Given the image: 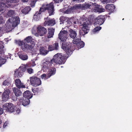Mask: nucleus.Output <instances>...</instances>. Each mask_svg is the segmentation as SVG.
I'll list each match as a JSON object with an SVG mask.
<instances>
[{
	"instance_id": "nucleus-22",
	"label": "nucleus",
	"mask_w": 132,
	"mask_h": 132,
	"mask_svg": "<svg viewBox=\"0 0 132 132\" xmlns=\"http://www.w3.org/2000/svg\"><path fill=\"white\" fill-rule=\"evenodd\" d=\"M13 90L16 96H20L21 95L22 93L20 90L16 88H13Z\"/></svg>"
},
{
	"instance_id": "nucleus-55",
	"label": "nucleus",
	"mask_w": 132,
	"mask_h": 132,
	"mask_svg": "<svg viewBox=\"0 0 132 132\" xmlns=\"http://www.w3.org/2000/svg\"><path fill=\"white\" fill-rule=\"evenodd\" d=\"M124 18H123V19H122V20H124Z\"/></svg>"
},
{
	"instance_id": "nucleus-6",
	"label": "nucleus",
	"mask_w": 132,
	"mask_h": 132,
	"mask_svg": "<svg viewBox=\"0 0 132 132\" xmlns=\"http://www.w3.org/2000/svg\"><path fill=\"white\" fill-rule=\"evenodd\" d=\"M26 68L25 67H20L18 69L15 71L14 78H19L21 77L23 73L26 71Z\"/></svg>"
},
{
	"instance_id": "nucleus-44",
	"label": "nucleus",
	"mask_w": 132,
	"mask_h": 132,
	"mask_svg": "<svg viewBox=\"0 0 132 132\" xmlns=\"http://www.w3.org/2000/svg\"><path fill=\"white\" fill-rule=\"evenodd\" d=\"M54 3H59L61 2L63 0H53Z\"/></svg>"
},
{
	"instance_id": "nucleus-25",
	"label": "nucleus",
	"mask_w": 132,
	"mask_h": 132,
	"mask_svg": "<svg viewBox=\"0 0 132 132\" xmlns=\"http://www.w3.org/2000/svg\"><path fill=\"white\" fill-rule=\"evenodd\" d=\"M82 26L83 27L81 29L85 32L87 34L89 30L88 24L86 23H84L82 24Z\"/></svg>"
},
{
	"instance_id": "nucleus-32",
	"label": "nucleus",
	"mask_w": 132,
	"mask_h": 132,
	"mask_svg": "<svg viewBox=\"0 0 132 132\" xmlns=\"http://www.w3.org/2000/svg\"><path fill=\"white\" fill-rule=\"evenodd\" d=\"M6 61V59L0 57V67L3 64L5 63Z\"/></svg>"
},
{
	"instance_id": "nucleus-24",
	"label": "nucleus",
	"mask_w": 132,
	"mask_h": 132,
	"mask_svg": "<svg viewBox=\"0 0 132 132\" xmlns=\"http://www.w3.org/2000/svg\"><path fill=\"white\" fill-rule=\"evenodd\" d=\"M31 10V9L30 7L28 6L22 9L21 12L23 13L26 14H28Z\"/></svg>"
},
{
	"instance_id": "nucleus-1",
	"label": "nucleus",
	"mask_w": 132,
	"mask_h": 132,
	"mask_svg": "<svg viewBox=\"0 0 132 132\" xmlns=\"http://www.w3.org/2000/svg\"><path fill=\"white\" fill-rule=\"evenodd\" d=\"M61 47L65 52L68 56L67 57L64 56L62 53H57L55 55L52 59V61H53L55 64H64L66 60L71 55L73 51V47L71 45H67L65 43L62 44Z\"/></svg>"
},
{
	"instance_id": "nucleus-5",
	"label": "nucleus",
	"mask_w": 132,
	"mask_h": 132,
	"mask_svg": "<svg viewBox=\"0 0 132 132\" xmlns=\"http://www.w3.org/2000/svg\"><path fill=\"white\" fill-rule=\"evenodd\" d=\"M20 22V19L18 16L12 17L9 19L5 24L7 29H10L12 27H14L19 24Z\"/></svg>"
},
{
	"instance_id": "nucleus-38",
	"label": "nucleus",
	"mask_w": 132,
	"mask_h": 132,
	"mask_svg": "<svg viewBox=\"0 0 132 132\" xmlns=\"http://www.w3.org/2000/svg\"><path fill=\"white\" fill-rule=\"evenodd\" d=\"M37 1L36 0H31V1L30 4L31 7H33L34 6L36 2Z\"/></svg>"
},
{
	"instance_id": "nucleus-54",
	"label": "nucleus",
	"mask_w": 132,
	"mask_h": 132,
	"mask_svg": "<svg viewBox=\"0 0 132 132\" xmlns=\"http://www.w3.org/2000/svg\"><path fill=\"white\" fill-rule=\"evenodd\" d=\"M1 122H2L1 121L0 119V124L1 123Z\"/></svg>"
},
{
	"instance_id": "nucleus-35",
	"label": "nucleus",
	"mask_w": 132,
	"mask_h": 132,
	"mask_svg": "<svg viewBox=\"0 0 132 132\" xmlns=\"http://www.w3.org/2000/svg\"><path fill=\"white\" fill-rule=\"evenodd\" d=\"M102 27H97L94 28L93 31L94 32H96L100 30L101 29Z\"/></svg>"
},
{
	"instance_id": "nucleus-53",
	"label": "nucleus",
	"mask_w": 132,
	"mask_h": 132,
	"mask_svg": "<svg viewBox=\"0 0 132 132\" xmlns=\"http://www.w3.org/2000/svg\"><path fill=\"white\" fill-rule=\"evenodd\" d=\"M72 0L73 1H81L82 0Z\"/></svg>"
},
{
	"instance_id": "nucleus-51",
	"label": "nucleus",
	"mask_w": 132,
	"mask_h": 132,
	"mask_svg": "<svg viewBox=\"0 0 132 132\" xmlns=\"http://www.w3.org/2000/svg\"><path fill=\"white\" fill-rule=\"evenodd\" d=\"M31 65L32 67H34L36 65V64H35L34 61H33L32 62V64Z\"/></svg>"
},
{
	"instance_id": "nucleus-41",
	"label": "nucleus",
	"mask_w": 132,
	"mask_h": 132,
	"mask_svg": "<svg viewBox=\"0 0 132 132\" xmlns=\"http://www.w3.org/2000/svg\"><path fill=\"white\" fill-rule=\"evenodd\" d=\"M79 33L80 35L81 36H84L85 34H87L85 32H84V31H83V30H82V29H81V30H80L79 31Z\"/></svg>"
},
{
	"instance_id": "nucleus-26",
	"label": "nucleus",
	"mask_w": 132,
	"mask_h": 132,
	"mask_svg": "<svg viewBox=\"0 0 132 132\" xmlns=\"http://www.w3.org/2000/svg\"><path fill=\"white\" fill-rule=\"evenodd\" d=\"M18 55L19 58L23 60H26L28 59V56L26 54H20L19 53Z\"/></svg>"
},
{
	"instance_id": "nucleus-23",
	"label": "nucleus",
	"mask_w": 132,
	"mask_h": 132,
	"mask_svg": "<svg viewBox=\"0 0 132 132\" xmlns=\"http://www.w3.org/2000/svg\"><path fill=\"white\" fill-rule=\"evenodd\" d=\"M69 31L70 32L69 34L70 37L73 39H74L76 36L77 34L76 32L73 31L72 29L69 30Z\"/></svg>"
},
{
	"instance_id": "nucleus-39",
	"label": "nucleus",
	"mask_w": 132,
	"mask_h": 132,
	"mask_svg": "<svg viewBox=\"0 0 132 132\" xmlns=\"http://www.w3.org/2000/svg\"><path fill=\"white\" fill-rule=\"evenodd\" d=\"M64 18L63 16H61L60 17V24H62L64 23Z\"/></svg>"
},
{
	"instance_id": "nucleus-45",
	"label": "nucleus",
	"mask_w": 132,
	"mask_h": 132,
	"mask_svg": "<svg viewBox=\"0 0 132 132\" xmlns=\"http://www.w3.org/2000/svg\"><path fill=\"white\" fill-rule=\"evenodd\" d=\"M111 0H101V1L102 2H105L106 3H107L110 2H111Z\"/></svg>"
},
{
	"instance_id": "nucleus-11",
	"label": "nucleus",
	"mask_w": 132,
	"mask_h": 132,
	"mask_svg": "<svg viewBox=\"0 0 132 132\" xmlns=\"http://www.w3.org/2000/svg\"><path fill=\"white\" fill-rule=\"evenodd\" d=\"M38 33L40 36H43L47 32L46 29L42 26H39L37 28Z\"/></svg>"
},
{
	"instance_id": "nucleus-36",
	"label": "nucleus",
	"mask_w": 132,
	"mask_h": 132,
	"mask_svg": "<svg viewBox=\"0 0 132 132\" xmlns=\"http://www.w3.org/2000/svg\"><path fill=\"white\" fill-rule=\"evenodd\" d=\"M85 43L82 41H80L77 45L78 46H79L80 48L83 47L85 45Z\"/></svg>"
},
{
	"instance_id": "nucleus-9",
	"label": "nucleus",
	"mask_w": 132,
	"mask_h": 132,
	"mask_svg": "<svg viewBox=\"0 0 132 132\" xmlns=\"http://www.w3.org/2000/svg\"><path fill=\"white\" fill-rule=\"evenodd\" d=\"M44 61L43 64V69L46 70H48L53 66H54L55 64L53 61H52V59L50 61H49L48 60H46L45 61L44 60Z\"/></svg>"
},
{
	"instance_id": "nucleus-29",
	"label": "nucleus",
	"mask_w": 132,
	"mask_h": 132,
	"mask_svg": "<svg viewBox=\"0 0 132 132\" xmlns=\"http://www.w3.org/2000/svg\"><path fill=\"white\" fill-rule=\"evenodd\" d=\"M103 9L101 8H100L99 6L95 7L94 9V11L95 12H101L103 11Z\"/></svg>"
},
{
	"instance_id": "nucleus-15",
	"label": "nucleus",
	"mask_w": 132,
	"mask_h": 132,
	"mask_svg": "<svg viewBox=\"0 0 132 132\" xmlns=\"http://www.w3.org/2000/svg\"><path fill=\"white\" fill-rule=\"evenodd\" d=\"M59 47V45L57 43L52 44L51 45H48V49L49 51H52L54 50H58Z\"/></svg>"
},
{
	"instance_id": "nucleus-12",
	"label": "nucleus",
	"mask_w": 132,
	"mask_h": 132,
	"mask_svg": "<svg viewBox=\"0 0 132 132\" xmlns=\"http://www.w3.org/2000/svg\"><path fill=\"white\" fill-rule=\"evenodd\" d=\"M10 93V91L9 90H5L3 93L2 97V100L3 101L6 102L8 100Z\"/></svg>"
},
{
	"instance_id": "nucleus-2",
	"label": "nucleus",
	"mask_w": 132,
	"mask_h": 132,
	"mask_svg": "<svg viewBox=\"0 0 132 132\" xmlns=\"http://www.w3.org/2000/svg\"><path fill=\"white\" fill-rule=\"evenodd\" d=\"M5 2L4 3L2 2L0 3V24L2 23L3 22V17L1 15L5 11L6 7L13 8L16 6V3L18 2V0H1Z\"/></svg>"
},
{
	"instance_id": "nucleus-52",
	"label": "nucleus",
	"mask_w": 132,
	"mask_h": 132,
	"mask_svg": "<svg viewBox=\"0 0 132 132\" xmlns=\"http://www.w3.org/2000/svg\"><path fill=\"white\" fill-rule=\"evenodd\" d=\"M23 2H27L28 0H21Z\"/></svg>"
},
{
	"instance_id": "nucleus-4",
	"label": "nucleus",
	"mask_w": 132,
	"mask_h": 132,
	"mask_svg": "<svg viewBox=\"0 0 132 132\" xmlns=\"http://www.w3.org/2000/svg\"><path fill=\"white\" fill-rule=\"evenodd\" d=\"M25 43L24 44V48L22 46L21 49L23 51L30 50L33 51L34 47L35 45L34 42L32 41V38L31 36H29L26 37L24 39Z\"/></svg>"
},
{
	"instance_id": "nucleus-27",
	"label": "nucleus",
	"mask_w": 132,
	"mask_h": 132,
	"mask_svg": "<svg viewBox=\"0 0 132 132\" xmlns=\"http://www.w3.org/2000/svg\"><path fill=\"white\" fill-rule=\"evenodd\" d=\"M48 52V51L45 50L44 47L41 48L40 49V53L41 54L45 55Z\"/></svg>"
},
{
	"instance_id": "nucleus-47",
	"label": "nucleus",
	"mask_w": 132,
	"mask_h": 132,
	"mask_svg": "<svg viewBox=\"0 0 132 132\" xmlns=\"http://www.w3.org/2000/svg\"><path fill=\"white\" fill-rule=\"evenodd\" d=\"M12 99L14 101H17V97L15 96H13L12 97Z\"/></svg>"
},
{
	"instance_id": "nucleus-21",
	"label": "nucleus",
	"mask_w": 132,
	"mask_h": 132,
	"mask_svg": "<svg viewBox=\"0 0 132 132\" xmlns=\"http://www.w3.org/2000/svg\"><path fill=\"white\" fill-rule=\"evenodd\" d=\"M56 69L53 66L49 69V72L48 73V77H50L51 76L54 75L56 73Z\"/></svg>"
},
{
	"instance_id": "nucleus-16",
	"label": "nucleus",
	"mask_w": 132,
	"mask_h": 132,
	"mask_svg": "<svg viewBox=\"0 0 132 132\" xmlns=\"http://www.w3.org/2000/svg\"><path fill=\"white\" fill-rule=\"evenodd\" d=\"M15 83L16 86L18 88H26L25 86L23 85V83L21 82L20 80L19 79H17L15 80Z\"/></svg>"
},
{
	"instance_id": "nucleus-8",
	"label": "nucleus",
	"mask_w": 132,
	"mask_h": 132,
	"mask_svg": "<svg viewBox=\"0 0 132 132\" xmlns=\"http://www.w3.org/2000/svg\"><path fill=\"white\" fill-rule=\"evenodd\" d=\"M30 83L33 86H37L41 84V81L40 78L37 77L32 76L30 77Z\"/></svg>"
},
{
	"instance_id": "nucleus-10",
	"label": "nucleus",
	"mask_w": 132,
	"mask_h": 132,
	"mask_svg": "<svg viewBox=\"0 0 132 132\" xmlns=\"http://www.w3.org/2000/svg\"><path fill=\"white\" fill-rule=\"evenodd\" d=\"M105 18L104 16L100 15L96 18L94 20V24L101 25L104 21Z\"/></svg>"
},
{
	"instance_id": "nucleus-18",
	"label": "nucleus",
	"mask_w": 132,
	"mask_h": 132,
	"mask_svg": "<svg viewBox=\"0 0 132 132\" xmlns=\"http://www.w3.org/2000/svg\"><path fill=\"white\" fill-rule=\"evenodd\" d=\"M106 10L110 12H113L115 8V6L113 4H107L105 6Z\"/></svg>"
},
{
	"instance_id": "nucleus-19",
	"label": "nucleus",
	"mask_w": 132,
	"mask_h": 132,
	"mask_svg": "<svg viewBox=\"0 0 132 132\" xmlns=\"http://www.w3.org/2000/svg\"><path fill=\"white\" fill-rule=\"evenodd\" d=\"M20 102L23 106H26L29 104L30 101L28 98H23L22 99H21Z\"/></svg>"
},
{
	"instance_id": "nucleus-3",
	"label": "nucleus",
	"mask_w": 132,
	"mask_h": 132,
	"mask_svg": "<svg viewBox=\"0 0 132 132\" xmlns=\"http://www.w3.org/2000/svg\"><path fill=\"white\" fill-rule=\"evenodd\" d=\"M46 10H48L49 16L54 15V3L51 2L49 4H43L42 7L40 8L39 12H36L34 15V16H37L38 14H40L41 12H44Z\"/></svg>"
},
{
	"instance_id": "nucleus-31",
	"label": "nucleus",
	"mask_w": 132,
	"mask_h": 132,
	"mask_svg": "<svg viewBox=\"0 0 132 132\" xmlns=\"http://www.w3.org/2000/svg\"><path fill=\"white\" fill-rule=\"evenodd\" d=\"M32 91L34 94V95L37 94L39 92V90L38 88H32Z\"/></svg>"
},
{
	"instance_id": "nucleus-48",
	"label": "nucleus",
	"mask_w": 132,
	"mask_h": 132,
	"mask_svg": "<svg viewBox=\"0 0 132 132\" xmlns=\"http://www.w3.org/2000/svg\"><path fill=\"white\" fill-rule=\"evenodd\" d=\"M3 113V109L0 107V115H1Z\"/></svg>"
},
{
	"instance_id": "nucleus-14",
	"label": "nucleus",
	"mask_w": 132,
	"mask_h": 132,
	"mask_svg": "<svg viewBox=\"0 0 132 132\" xmlns=\"http://www.w3.org/2000/svg\"><path fill=\"white\" fill-rule=\"evenodd\" d=\"M55 24V21L54 19H47L44 22V26H53Z\"/></svg>"
},
{
	"instance_id": "nucleus-13",
	"label": "nucleus",
	"mask_w": 132,
	"mask_h": 132,
	"mask_svg": "<svg viewBox=\"0 0 132 132\" xmlns=\"http://www.w3.org/2000/svg\"><path fill=\"white\" fill-rule=\"evenodd\" d=\"M6 110L8 112H12L15 111V109L13 105L11 103H9L6 105Z\"/></svg>"
},
{
	"instance_id": "nucleus-34",
	"label": "nucleus",
	"mask_w": 132,
	"mask_h": 132,
	"mask_svg": "<svg viewBox=\"0 0 132 132\" xmlns=\"http://www.w3.org/2000/svg\"><path fill=\"white\" fill-rule=\"evenodd\" d=\"M80 41V38H78L75 39L73 40V43L74 44L78 45V44Z\"/></svg>"
},
{
	"instance_id": "nucleus-17",
	"label": "nucleus",
	"mask_w": 132,
	"mask_h": 132,
	"mask_svg": "<svg viewBox=\"0 0 132 132\" xmlns=\"http://www.w3.org/2000/svg\"><path fill=\"white\" fill-rule=\"evenodd\" d=\"M32 95L33 94L29 90H27L24 92L23 93V98L30 99L32 97Z\"/></svg>"
},
{
	"instance_id": "nucleus-46",
	"label": "nucleus",
	"mask_w": 132,
	"mask_h": 132,
	"mask_svg": "<svg viewBox=\"0 0 132 132\" xmlns=\"http://www.w3.org/2000/svg\"><path fill=\"white\" fill-rule=\"evenodd\" d=\"M70 9H68L66 11H64V13H65L68 14L70 12Z\"/></svg>"
},
{
	"instance_id": "nucleus-28",
	"label": "nucleus",
	"mask_w": 132,
	"mask_h": 132,
	"mask_svg": "<svg viewBox=\"0 0 132 132\" xmlns=\"http://www.w3.org/2000/svg\"><path fill=\"white\" fill-rule=\"evenodd\" d=\"M91 6L90 4L85 3L81 5L80 6L81 8L83 10H85L89 8Z\"/></svg>"
},
{
	"instance_id": "nucleus-42",
	"label": "nucleus",
	"mask_w": 132,
	"mask_h": 132,
	"mask_svg": "<svg viewBox=\"0 0 132 132\" xmlns=\"http://www.w3.org/2000/svg\"><path fill=\"white\" fill-rule=\"evenodd\" d=\"M10 84L9 81H7L6 80H5L3 83V85H8Z\"/></svg>"
},
{
	"instance_id": "nucleus-30",
	"label": "nucleus",
	"mask_w": 132,
	"mask_h": 132,
	"mask_svg": "<svg viewBox=\"0 0 132 132\" xmlns=\"http://www.w3.org/2000/svg\"><path fill=\"white\" fill-rule=\"evenodd\" d=\"M15 12L13 10H10L7 12V15L11 17L15 15Z\"/></svg>"
},
{
	"instance_id": "nucleus-50",
	"label": "nucleus",
	"mask_w": 132,
	"mask_h": 132,
	"mask_svg": "<svg viewBox=\"0 0 132 132\" xmlns=\"http://www.w3.org/2000/svg\"><path fill=\"white\" fill-rule=\"evenodd\" d=\"M16 111L17 113H19L20 112V110L18 108L16 110Z\"/></svg>"
},
{
	"instance_id": "nucleus-49",
	"label": "nucleus",
	"mask_w": 132,
	"mask_h": 132,
	"mask_svg": "<svg viewBox=\"0 0 132 132\" xmlns=\"http://www.w3.org/2000/svg\"><path fill=\"white\" fill-rule=\"evenodd\" d=\"M7 122H5L4 124L3 127L4 128L5 127L7 126Z\"/></svg>"
},
{
	"instance_id": "nucleus-37",
	"label": "nucleus",
	"mask_w": 132,
	"mask_h": 132,
	"mask_svg": "<svg viewBox=\"0 0 132 132\" xmlns=\"http://www.w3.org/2000/svg\"><path fill=\"white\" fill-rule=\"evenodd\" d=\"M19 44L20 45H21V47L22 46L23 47V48H24V44L25 43V41H24V40L23 41H20L19 43Z\"/></svg>"
},
{
	"instance_id": "nucleus-33",
	"label": "nucleus",
	"mask_w": 132,
	"mask_h": 132,
	"mask_svg": "<svg viewBox=\"0 0 132 132\" xmlns=\"http://www.w3.org/2000/svg\"><path fill=\"white\" fill-rule=\"evenodd\" d=\"M4 47L2 42L0 41V54H1L3 52Z\"/></svg>"
},
{
	"instance_id": "nucleus-7",
	"label": "nucleus",
	"mask_w": 132,
	"mask_h": 132,
	"mask_svg": "<svg viewBox=\"0 0 132 132\" xmlns=\"http://www.w3.org/2000/svg\"><path fill=\"white\" fill-rule=\"evenodd\" d=\"M58 38L61 42H63V43L62 44L65 43V42L66 41V40L68 37V32L66 30H63L60 31L59 34ZM67 44V45H69L67 44V43H65Z\"/></svg>"
},
{
	"instance_id": "nucleus-40",
	"label": "nucleus",
	"mask_w": 132,
	"mask_h": 132,
	"mask_svg": "<svg viewBox=\"0 0 132 132\" xmlns=\"http://www.w3.org/2000/svg\"><path fill=\"white\" fill-rule=\"evenodd\" d=\"M27 72L29 74H31L34 73L33 70L31 68H28L27 69Z\"/></svg>"
},
{
	"instance_id": "nucleus-20",
	"label": "nucleus",
	"mask_w": 132,
	"mask_h": 132,
	"mask_svg": "<svg viewBox=\"0 0 132 132\" xmlns=\"http://www.w3.org/2000/svg\"><path fill=\"white\" fill-rule=\"evenodd\" d=\"M48 31L47 34V37L48 38H50L53 37L54 35L55 31V29L53 28H48Z\"/></svg>"
},
{
	"instance_id": "nucleus-43",
	"label": "nucleus",
	"mask_w": 132,
	"mask_h": 132,
	"mask_svg": "<svg viewBox=\"0 0 132 132\" xmlns=\"http://www.w3.org/2000/svg\"><path fill=\"white\" fill-rule=\"evenodd\" d=\"M41 78L42 79H47L46 75L45 74H43L42 75H41Z\"/></svg>"
}]
</instances>
